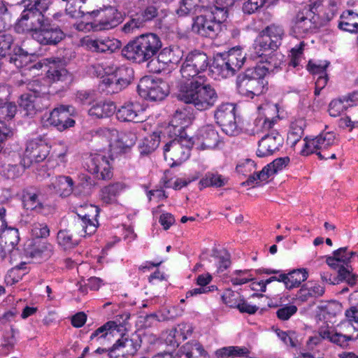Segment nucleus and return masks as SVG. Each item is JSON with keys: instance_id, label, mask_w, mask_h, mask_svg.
<instances>
[{"instance_id": "nucleus-45", "label": "nucleus", "mask_w": 358, "mask_h": 358, "mask_svg": "<svg viewBox=\"0 0 358 358\" xmlns=\"http://www.w3.org/2000/svg\"><path fill=\"white\" fill-rule=\"evenodd\" d=\"M277 122V119L273 117L271 119L267 117H258L253 122L252 134H259L264 131H267L273 128Z\"/></svg>"}, {"instance_id": "nucleus-54", "label": "nucleus", "mask_w": 358, "mask_h": 358, "mask_svg": "<svg viewBox=\"0 0 358 358\" xmlns=\"http://www.w3.org/2000/svg\"><path fill=\"white\" fill-rule=\"evenodd\" d=\"M241 296L238 292L227 289L222 295V301L230 308H236L241 299Z\"/></svg>"}, {"instance_id": "nucleus-19", "label": "nucleus", "mask_w": 358, "mask_h": 358, "mask_svg": "<svg viewBox=\"0 0 358 358\" xmlns=\"http://www.w3.org/2000/svg\"><path fill=\"white\" fill-rule=\"evenodd\" d=\"M33 38L42 45H55L65 36L62 30L55 24H51L48 20Z\"/></svg>"}, {"instance_id": "nucleus-17", "label": "nucleus", "mask_w": 358, "mask_h": 358, "mask_svg": "<svg viewBox=\"0 0 358 358\" xmlns=\"http://www.w3.org/2000/svg\"><path fill=\"white\" fill-rule=\"evenodd\" d=\"M24 254L36 262L46 261L53 255V245L43 239H32L24 245Z\"/></svg>"}, {"instance_id": "nucleus-38", "label": "nucleus", "mask_w": 358, "mask_h": 358, "mask_svg": "<svg viewBox=\"0 0 358 358\" xmlns=\"http://www.w3.org/2000/svg\"><path fill=\"white\" fill-rule=\"evenodd\" d=\"M73 179L71 177L59 176L52 182V185L60 196L66 197L73 192Z\"/></svg>"}, {"instance_id": "nucleus-53", "label": "nucleus", "mask_w": 358, "mask_h": 358, "mask_svg": "<svg viewBox=\"0 0 358 358\" xmlns=\"http://www.w3.org/2000/svg\"><path fill=\"white\" fill-rule=\"evenodd\" d=\"M17 111L15 104L10 102H4L0 105V121H9L14 117Z\"/></svg>"}, {"instance_id": "nucleus-22", "label": "nucleus", "mask_w": 358, "mask_h": 358, "mask_svg": "<svg viewBox=\"0 0 358 358\" xmlns=\"http://www.w3.org/2000/svg\"><path fill=\"white\" fill-rule=\"evenodd\" d=\"M155 58H152L148 63V68L154 73H159L170 64H177L180 57L176 51L171 48H164L157 53Z\"/></svg>"}, {"instance_id": "nucleus-1", "label": "nucleus", "mask_w": 358, "mask_h": 358, "mask_svg": "<svg viewBox=\"0 0 358 358\" xmlns=\"http://www.w3.org/2000/svg\"><path fill=\"white\" fill-rule=\"evenodd\" d=\"M208 65L207 55L194 50L187 54L180 69L182 76L186 80L180 85L178 99L192 105L199 111L213 108L219 97L215 89L208 83L207 77L203 74Z\"/></svg>"}, {"instance_id": "nucleus-50", "label": "nucleus", "mask_w": 358, "mask_h": 358, "mask_svg": "<svg viewBox=\"0 0 358 358\" xmlns=\"http://www.w3.org/2000/svg\"><path fill=\"white\" fill-rule=\"evenodd\" d=\"M99 41L101 53L111 54L120 49L122 46L120 41L114 38L99 37Z\"/></svg>"}, {"instance_id": "nucleus-26", "label": "nucleus", "mask_w": 358, "mask_h": 358, "mask_svg": "<svg viewBox=\"0 0 358 358\" xmlns=\"http://www.w3.org/2000/svg\"><path fill=\"white\" fill-rule=\"evenodd\" d=\"M123 329L121 324H117L114 321H108L96 329L90 336V341L97 344H103L104 341H109L110 337L115 336Z\"/></svg>"}, {"instance_id": "nucleus-49", "label": "nucleus", "mask_w": 358, "mask_h": 358, "mask_svg": "<svg viewBox=\"0 0 358 358\" xmlns=\"http://www.w3.org/2000/svg\"><path fill=\"white\" fill-rule=\"evenodd\" d=\"M22 84H24L26 85V88L33 92L34 94V95H36L37 97L49 93L48 86L44 83H42V82L38 79L24 82L21 81L19 85Z\"/></svg>"}, {"instance_id": "nucleus-36", "label": "nucleus", "mask_w": 358, "mask_h": 358, "mask_svg": "<svg viewBox=\"0 0 358 358\" xmlns=\"http://www.w3.org/2000/svg\"><path fill=\"white\" fill-rule=\"evenodd\" d=\"M116 110V106L112 101H100L93 105L88 111L90 116L103 118L112 115Z\"/></svg>"}, {"instance_id": "nucleus-39", "label": "nucleus", "mask_w": 358, "mask_h": 358, "mask_svg": "<svg viewBox=\"0 0 358 358\" xmlns=\"http://www.w3.org/2000/svg\"><path fill=\"white\" fill-rule=\"evenodd\" d=\"M222 55L227 61L228 65L231 66L235 72L238 71L245 62V55L239 48H232Z\"/></svg>"}, {"instance_id": "nucleus-6", "label": "nucleus", "mask_w": 358, "mask_h": 358, "mask_svg": "<svg viewBox=\"0 0 358 358\" xmlns=\"http://www.w3.org/2000/svg\"><path fill=\"white\" fill-rule=\"evenodd\" d=\"M108 73L110 75L102 78L100 87L109 94L117 93L124 89L134 78L133 69L124 65L115 66Z\"/></svg>"}, {"instance_id": "nucleus-59", "label": "nucleus", "mask_w": 358, "mask_h": 358, "mask_svg": "<svg viewBox=\"0 0 358 358\" xmlns=\"http://www.w3.org/2000/svg\"><path fill=\"white\" fill-rule=\"evenodd\" d=\"M136 14L144 26L145 22L151 21L158 15V10L153 6H149Z\"/></svg>"}, {"instance_id": "nucleus-10", "label": "nucleus", "mask_w": 358, "mask_h": 358, "mask_svg": "<svg viewBox=\"0 0 358 358\" xmlns=\"http://www.w3.org/2000/svg\"><path fill=\"white\" fill-rule=\"evenodd\" d=\"M284 35L285 31L282 26L275 24L267 26L259 34L255 48L257 52L262 56L264 53L261 51L276 50L280 45Z\"/></svg>"}, {"instance_id": "nucleus-33", "label": "nucleus", "mask_w": 358, "mask_h": 358, "mask_svg": "<svg viewBox=\"0 0 358 358\" xmlns=\"http://www.w3.org/2000/svg\"><path fill=\"white\" fill-rule=\"evenodd\" d=\"M50 66L47 71V76L53 81H64L70 78L66 69L62 67V61L59 58L48 59Z\"/></svg>"}, {"instance_id": "nucleus-55", "label": "nucleus", "mask_w": 358, "mask_h": 358, "mask_svg": "<svg viewBox=\"0 0 358 358\" xmlns=\"http://www.w3.org/2000/svg\"><path fill=\"white\" fill-rule=\"evenodd\" d=\"M335 14L336 9L333 6L331 8H324L318 14L314 13V20L321 24V27H323L334 17Z\"/></svg>"}, {"instance_id": "nucleus-23", "label": "nucleus", "mask_w": 358, "mask_h": 358, "mask_svg": "<svg viewBox=\"0 0 358 358\" xmlns=\"http://www.w3.org/2000/svg\"><path fill=\"white\" fill-rule=\"evenodd\" d=\"M20 241V236L18 230L15 228H7L3 230L0 234V245L1 246V251H0V258L4 260L6 257V253L8 252L10 255L13 253L18 254V250H15Z\"/></svg>"}, {"instance_id": "nucleus-3", "label": "nucleus", "mask_w": 358, "mask_h": 358, "mask_svg": "<svg viewBox=\"0 0 358 358\" xmlns=\"http://www.w3.org/2000/svg\"><path fill=\"white\" fill-rule=\"evenodd\" d=\"M22 3L24 9L15 26V29L19 34L31 33L33 35L48 20L43 13L48 9L52 3L51 0H22Z\"/></svg>"}, {"instance_id": "nucleus-30", "label": "nucleus", "mask_w": 358, "mask_h": 358, "mask_svg": "<svg viewBox=\"0 0 358 358\" xmlns=\"http://www.w3.org/2000/svg\"><path fill=\"white\" fill-rule=\"evenodd\" d=\"M127 187V185L120 181L110 183L100 189L99 197L105 204H113L117 202V197Z\"/></svg>"}, {"instance_id": "nucleus-56", "label": "nucleus", "mask_w": 358, "mask_h": 358, "mask_svg": "<svg viewBox=\"0 0 358 358\" xmlns=\"http://www.w3.org/2000/svg\"><path fill=\"white\" fill-rule=\"evenodd\" d=\"M13 43V37L10 34H0V57H5L9 55L11 46Z\"/></svg>"}, {"instance_id": "nucleus-5", "label": "nucleus", "mask_w": 358, "mask_h": 358, "mask_svg": "<svg viewBox=\"0 0 358 358\" xmlns=\"http://www.w3.org/2000/svg\"><path fill=\"white\" fill-rule=\"evenodd\" d=\"M227 18V10L225 7L213 6L194 18L192 31L203 37L214 38L225 29L224 22Z\"/></svg>"}, {"instance_id": "nucleus-21", "label": "nucleus", "mask_w": 358, "mask_h": 358, "mask_svg": "<svg viewBox=\"0 0 358 358\" xmlns=\"http://www.w3.org/2000/svg\"><path fill=\"white\" fill-rule=\"evenodd\" d=\"M49 154V148L42 141H31L27 143L24 153L22 164L30 166L34 163L43 162Z\"/></svg>"}, {"instance_id": "nucleus-18", "label": "nucleus", "mask_w": 358, "mask_h": 358, "mask_svg": "<svg viewBox=\"0 0 358 358\" xmlns=\"http://www.w3.org/2000/svg\"><path fill=\"white\" fill-rule=\"evenodd\" d=\"M74 110L70 106L61 105L54 108L47 118V122L59 131H64L75 124L71 117Z\"/></svg>"}, {"instance_id": "nucleus-20", "label": "nucleus", "mask_w": 358, "mask_h": 358, "mask_svg": "<svg viewBox=\"0 0 358 358\" xmlns=\"http://www.w3.org/2000/svg\"><path fill=\"white\" fill-rule=\"evenodd\" d=\"M284 138L278 131H273L264 135L258 141V148L256 152L259 157H265L272 155L282 146Z\"/></svg>"}, {"instance_id": "nucleus-47", "label": "nucleus", "mask_w": 358, "mask_h": 358, "mask_svg": "<svg viewBox=\"0 0 358 358\" xmlns=\"http://www.w3.org/2000/svg\"><path fill=\"white\" fill-rule=\"evenodd\" d=\"M303 120H299L291 124L287 139V143L291 146H294L303 135Z\"/></svg>"}, {"instance_id": "nucleus-29", "label": "nucleus", "mask_w": 358, "mask_h": 358, "mask_svg": "<svg viewBox=\"0 0 358 358\" xmlns=\"http://www.w3.org/2000/svg\"><path fill=\"white\" fill-rule=\"evenodd\" d=\"M173 358H208V352L196 341H191L183 345Z\"/></svg>"}, {"instance_id": "nucleus-35", "label": "nucleus", "mask_w": 358, "mask_h": 358, "mask_svg": "<svg viewBox=\"0 0 358 358\" xmlns=\"http://www.w3.org/2000/svg\"><path fill=\"white\" fill-rule=\"evenodd\" d=\"M338 27L345 31L357 33L358 31V14L352 10H346L341 16Z\"/></svg>"}, {"instance_id": "nucleus-62", "label": "nucleus", "mask_w": 358, "mask_h": 358, "mask_svg": "<svg viewBox=\"0 0 358 358\" xmlns=\"http://www.w3.org/2000/svg\"><path fill=\"white\" fill-rule=\"evenodd\" d=\"M296 311L297 307L295 305H285L277 310L276 315L278 319L285 321L289 320Z\"/></svg>"}, {"instance_id": "nucleus-34", "label": "nucleus", "mask_w": 358, "mask_h": 358, "mask_svg": "<svg viewBox=\"0 0 358 358\" xmlns=\"http://www.w3.org/2000/svg\"><path fill=\"white\" fill-rule=\"evenodd\" d=\"M193 332L192 327L189 324H180L177 328L173 329L166 338L167 341L173 346H178L180 340L187 338Z\"/></svg>"}, {"instance_id": "nucleus-31", "label": "nucleus", "mask_w": 358, "mask_h": 358, "mask_svg": "<svg viewBox=\"0 0 358 358\" xmlns=\"http://www.w3.org/2000/svg\"><path fill=\"white\" fill-rule=\"evenodd\" d=\"M140 106L136 103L126 102L116 112L117 118L121 122H142Z\"/></svg>"}, {"instance_id": "nucleus-28", "label": "nucleus", "mask_w": 358, "mask_h": 358, "mask_svg": "<svg viewBox=\"0 0 358 358\" xmlns=\"http://www.w3.org/2000/svg\"><path fill=\"white\" fill-rule=\"evenodd\" d=\"M190 122V118L185 109H178L173 113L166 128L168 133H173L171 136L183 135L185 127Z\"/></svg>"}, {"instance_id": "nucleus-4", "label": "nucleus", "mask_w": 358, "mask_h": 358, "mask_svg": "<svg viewBox=\"0 0 358 358\" xmlns=\"http://www.w3.org/2000/svg\"><path fill=\"white\" fill-rule=\"evenodd\" d=\"M162 45V41L157 34H141L122 49V55L128 60L141 64L150 61L157 55Z\"/></svg>"}, {"instance_id": "nucleus-25", "label": "nucleus", "mask_w": 358, "mask_h": 358, "mask_svg": "<svg viewBox=\"0 0 358 358\" xmlns=\"http://www.w3.org/2000/svg\"><path fill=\"white\" fill-rule=\"evenodd\" d=\"M218 142L219 135L214 127L206 125L199 130L194 144L197 149L206 150L215 148Z\"/></svg>"}, {"instance_id": "nucleus-24", "label": "nucleus", "mask_w": 358, "mask_h": 358, "mask_svg": "<svg viewBox=\"0 0 358 358\" xmlns=\"http://www.w3.org/2000/svg\"><path fill=\"white\" fill-rule=\"evenodd\" d=\"M77 224L74 222L70 229H61L58 231L57 241L58 245L64 250H71L76 248L80 242L81 237L89 236L83 231V234L76 232Z\"/></svg>"}, {"instance_id": "nucleus-46", "label": "nucleus", "mask_w": 358, "mask_h": 358, "mask_svg": "<svg viewBox=\"0 0 358 358\" xmlns=\"http://www.w3.org/2000/svg\"><path fill=\"white\" fill-rule=\"evenodd\" d=\"M348 248L346 247L341 248L334 252L333 257H328L326 259L327 264L334 269L339 270V267L342 266H345L348 262L350 261V257L348 255H345L342 257H340L339 255L341 252H345Z\"/></svg>"}, {"instance_id": "nucleus-2", "label": "nucleus", "mask_w": 358, "mask_h": 358, "mask_svg": "<svg viewBox=\"0 0 358 358\" xmlns=\"http://www.w3.org/2000/svg\"><path fill=\"white\" fill-rule=\"evenodd\" d=\"M275 57L276 55H273L269 57L268 60L259 62L255 67L248 69L243 73L240 74L236 80L239 92L250 98L264 93L268 85V82L264 79L265 76L280 64L275 62Z\"/></svg>"}, {"instance_id": "nucleus-27", "label": "nucleus", "mask_w": 358, "mask_h": 358, "mask_svg": "<svg viewBox=\"0 0 358 358\" xmlns=\"http://www.w3.org/2000/svg\"><path fill=\"white\" fill-rule=\"evenodd\" d=\"M22 201L24 207L27 210L41 211L44 208L40 190L34 186L22 190Z\"/></svg>"}, {"instance_id": "nucleus-40", "label": "nucleus", "mask_w": 358, "mask_h": 358, "mask_svg": "<svg viewBox=\"0 0 358 358\" xmlns=\"http://www.w3.org/2000/svg\"><path fill=\"white\" fill-rule=\"evenodd\" d=\"M161 141L160 134L157 132L147 136L138 145L141 154L148 155L152 152L158 148Z\"/></svg>"}, {"instance_id": "nucleus-9", "label": "nucleus", "mask_w": 358, "mask_h": 358, "mask_svg": "<svg viewBox=\"0 0 358 358\" xmlns=\"http://www.w3.org/2000/svg\"><path fill=\"white\" fill-rule=\"evenodd\" d=\"M173 137V140L164 145V155L166 160H171L173 164H180L189 158L194 143L183 135Z\"/></svg>"}, {"instance_id": "nucleus-51", "label": "nucleus", "mask_w": 358, "mask_h": 358, "mask_svg": "<svg viewBox=\"0 0 358 358\" xmlns=\"http://www.w3.org/2000/svg\"><path fill=\"white\" fill-rule=\"evenodd\" d=\"M349 263L339 267L338 277L339 280L345 281L349 285L353 286L357 282V275L352 273V268Z\"/></svg>"}, {"instance_id": "nucleus-13", "label": "nucleus", "mask_w": 358, "mask_h": 358, "mask_svg": "<svg viewBox=\"0 0 358 358\" xmlns=\"http://www.w3.org/2000/svg\"><path fill=\"white\" fill-rule=\"evenodd\" d=\"M78 211V217L74 220V222L77 224L76 232L83 234L84 231L89 236L92 235L96 232L98 227L96 217L99 215V209L93 205H86L84 208L81 207Z\"/></svg>"}, {"instance_id": "nucleus-43", "label": "nucleus", "mask_w": 358, "mask_h": 358, "mask_svg": "<svg viewBox=\"0 0 358 358\" xmlns=\"http://www.w3.org/2000/svg\"><path fill=\"white\" fill-rule=\"evenodd\" d=\"M140 345L133 341L124 336L118 339L115 343V348H120V352L126 353L129 355H134L139 348Z\"/></svg>"}, {"instance_id": "nucleus-61", "label": "nucleus", "mask_w": 358, "mask_h": 358, "mask_svg": "<svg viewBox=\"0 0 358 358\" xmlns=\"http://www.w3.org/2000/svg\"><path fill=\"white\" fill-rule=\"evenodd\" d=\"M0 175L5 179H14L18 176V168L16 165L3 164L0 166Z\"/></svg>"}, {"instance_id": "nucleus-16", "label": "nucleus", "mask_w": 358, "mask_h": 358, "mask_svg": "<svg viewBox=\"0 0 358 358\" xmlns=\"http://www.w3.org/2000/svg\"><path fill=\"white\" fill-rule=\"evenodd\" d=\"M87 14L96 18L100 29H110L117 27L122 20L120 12L113 6H104L92 11H87Z\"/></svg>"}, {"instance_id": "nucleus-37", "label": "nucleus", "mask_w": 358, "mask_h": 358, "mask_svg": "<svg viewBox=\"0 0 358 358\" xmlns=\"http://www.w3.org/2000/svg\"><path fill=\"white\" fill-rule=\"evenodd\" d=\"M38 97L29 93L21 95L19 106L24 111V115L32 117L40 109L37 103Z\"/></svg>"}, {"instance_id": "nucleus-12", "label": "nucleus", "mask_w": 358, "mask_h": 358, "mask_svg": "<svg viewBox=\"0 0 358 358\" xmlns=\"http://www.w3.org/2000/svg\"><path fill=\"white\" fill-rule=\"evenodd\" d=\"M137 90L141 96L151 101H161L169 93L166 83L160 80H155L148 76L143 77L140 80Z\"/></svg>"}, {"instance_id": "nucleus-57", "label": "nucleus", "mask_w": 358, "mask_h": 358, "mask_svg": "<svg viewBox=\"0 0 358 358\" xmlns=\"http://www.w3.org/2000/svg\"><path fill=\"white\" fill-rule=\"evenodd\" d=\"M268 178V172L264 167L261 171L255 173L250 176L246 181L242 182V185H252L255 187L260 182L266 180Z\"/></svg>"}, {"instance_id": "nucleus-15", "label": "nucleus", "mask_w": 358, "mask_h": 358, "mask_svg": "<svg viewBox=\"0 0 358 358\" xmlns=\"http://www.w3.org/2000/svg\"><path fill=\"white\" fill-rule=\"evenodd\" d=\"M321 27V24L314 20V11L312 8H304L300 10L293 20L292 31L296 36L301 37Z\"/></svg>"}, {"instance_id": "nucleus-48", "label": "nucleus", "mask_w": 358, "mask_h": 358, "mask_svg": "<svg viewBox=\"0 0 358 358\" xmlns=\"http://www.w3.org/2000/svg\"><path fill=\"white\" fill-rule=\"evenodd\" d=\"M13 52L14 54L8 59L10 64H13L17 69H20L27 64L29 55L21 47H14Z\"/></svg>"}, {"instance_id": "nucleus-8", "label": "nucleus", "mask_w": 358, "mask_h": 358, "mask_svg": "<svg viewBox=\"0 0 358 358\" xmlns=\"http://www.w3.org/2000/svg\"><path fill=\"white\" fill-rule=\"evenodd\" d=\"M336 136L333 132H322L316 137L310 139L305 138V143L301 153L309 155L315 153L320 159H336L334 153L329 155L326 150L335 143Z\"/></svg>"}, {"instance_id": "nucleus-44", "label": "nucleus", "mask_w": 358, "mask_h": 358, "mask_svg": "<svg viewBox=\"0 0 358 358\" xmlns=\"http://www.w3.org/2000/svg\"><path fill=\"white\" fill-rule=\"evenodd\" d=\"M201 0H181L180 6L176 10L179 16H186L191 13L200 12L202 6L199 5Z\"/></svg>"}, {"instance_id": "nucleus-60", "label": "nucleus", "mask_w": 358, "mask_h": 358, "mask_svg": "<svg viewBox=\"0 0 358 358\" xmlns=\"http://www.w3.org/2000/svg\"><path fill=\"white\" fill-rule=\"evenodd\" d=\"M143 25L137 15H134L122 27V31L127 34H132Z\"/></svg>"}, {"instance_id": "nucleus-64", "label": "nucleus", "mask_w": 358, "mask_h": 358, "mask_svg": "<svg viewBox=\"0 0 358 358\" xmlns=\"http://www.w3.org/2000/svg\"><path fill=\"white\" fill-rule=\"evenodd\" d=\"M268 0H248L243 3V11L246 14H252L262 8Z\"/></svg>"}, {"instance_id": "nucleus-58", "label": "nucleus", "mask_w": 358, "mask_h": 358, "mask_svg": "<svg viewBox=\"0 0 358 358\" xmlns=\"http://www.w3.org/2000/svg\"><path fill=\"white\" fill-rule=\"evenodd\" d=\"M31 234L36 237L35 239L46 238L50 235V229L45 223L35 222L31 225Z\"/></svg>"}, {"instance_id": "nucleus-42", "label": "nucleus", "mask_w": 358, "mask_h": 358, "mask_svg": "<svg viewBox=\"0 0 358 358\" xmlns=\"http://www.w3.org/2000/svg\"><path fill=\"white\" fill-rule=\"evenodd\" d=\"M228 182V178L218 174L217 173L208 172L205 176L200 180L199 184L201 187H221L224 186Z\"/></svg>"}, {"instance_id": "nucleus-7", "label": "nucleus", "mask_w": 358, "mask_h": 358, "mask_svg": "<svg viewBox=\"0 0 358 358\" xmlns=\"http://www.w3.org/2000/svg\"><path fill=\"white\" fill-rule=\"evenodd\" d=\"M347 320L342 323L339 331L330 327V330L324 331L322 334L328 341L343 348H347L350 341L358 338V322L348 317Z\"/></svg>"}, {"instance_id": "nucleus-41", "label": "nucleus", "mask_w": 358, "mask_h": 358, "mask_svg": "<svg viewBox=\"0 0 358 358\" xmlns=\"http://www.w3.org/2000/svg\"><path fill=\"white\" fill-rule=\"evenodd\" d=\"M212 71L224 78L232 76L236 73L231 66L228 65L227 61L222 54L215 58Z\"/></svg>"}, {"instance_id": "nucleus-52", "label": "nucleus", "mask_w": 358, "mask_h": 358, "mask_svg": "<svg viewBox=\"0 0 358 358\" xmlns=\"http://www.w3.org/2000/svg\"><path fill=\"white\" fill-rule=\"evenodd\" d=\"M289 162V158L288 157L277 158L271 163L264 166V169L267 171L268 176L270 177L286 167Z\"/></svg>"}, {"instance_id": "nucleus-63", "label": "nucleus", "mask_w": 358, "mask_h": 358, "mask_svg": "<svg viewBox=\"0 0 358 358\" xmlns=\"http://www.w3.org/2000/svg\"><path fill=\"white\" fill-rule=\"evenodd\" d=\"M344 102L343 98L331 101L329 105V115L332 117L339 116L346 108Z\"/></svg>"}, {"instance_id": "nucleus-14", "label": "nucleus", "mask_w": 358, "mask_h": 358, "mask_svg": "<svg viewBox=\"0 0 358 358\" xmlns=\"http://www.w3.org/2000/svg\"><path fill=\"white\" fill-rule=\"evenodd\" d=\"M87 170L96 178L103 180H110L113 172L109 159L101 153L91 154L85 162Z\"/></svg>"}, {"instance_id": "nucleus-32", "label": "nucleus", "mask_w": 358, "mask_h": 358, "mask_svg": "<svg viewBox=\"0 0 358 358\" xmlns=\"http://www.w3.org/2000/svg\"><path fill=\"white\" fill-rule=\"evenodd\" d=\"M308 273L306 269L299 268L293 270L287 274H280V280H282L287 289L298 287L302 282L307 280Z\"/></svg>"}, {"instance_id": "nucleus-11", "label": "nucleus", "mask_w": 358, "mask_h": 358, "mask_svg": "<svg viewBox=\"0 0 358 358\" xmlns=\"http://www.w3.org/2000/svg\"><path fill=\"white\" fill-rule=\"evenodd\" d=\"M216 122L222 131L229 136H236L239 133V127L236 120V107L230 103L220 105L214 113Z\"/></svg>"}]
</instances>
